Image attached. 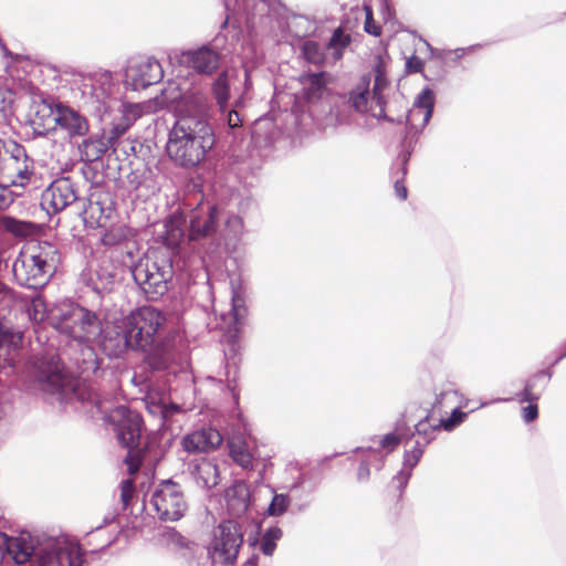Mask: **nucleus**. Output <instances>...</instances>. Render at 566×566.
<instances>
[{
  "mask_svg": "<svg viewBox=\"0 0 566 566\" xmlns=\"http://www.w3.org/2000/svg\"><path fill=\"white\" fill-rule=\"evenodd\" d=\"M77 200L74 184L70 178H57L41 195V207L48 213H59Z\"/></svg>",
  "mask_w": 566,
  "mask_h": 566,
  "instance_id": "14",
  "label": "nucleus"
},
{
  "mask_svg": "<svg viewBox=\"0 0 566 566\" xmlns=\"http://www.w3.org/2000/svg\"><path fill=\"white\" fill-rule=\"evenodd\" d=\"M195 479L198 484L206 489H212L220 482V471L216 462L209 459H201L195 468Z\"/></svg>",
  "mask_w": 566,
  "mask_h": 566,
  "instance_id": "21",
  "label": "nucleus"
},
{
  "mask_svg": "<svg viewBox=\"0 0 566 566\" xmlns=\"http://www.w3.org/2000/svg\"><path fill=\"white\" fill-rule=\"evenodd\" d=\"M369 475H370L369 464L367 462L363 461L359 464V468H358V471H357L358 480L366 481V480L369 479Z\"/></svg>",
  "mask_w": 566,
  "mask_h": 566,
  "instance_id": "51",
  "label": "nucleus"
},
{
  "mask_svg": "<svg viewBox=\"0 0 566 566\" xmlns=\"http://www.w3.org/2000/svg\"><path fill=\"white\" fill-rule=\"evenodd\" d=\"M128 449L127 454L124 459V463L127 467V472L130 475L137 473L143 464L142 450L138 447H126Z\"/></svg>",
  "mask_w": 566,
  "mask_h": 566,
  "instance_id": "36",
  "label": "nucleus"
},
{
  "mask_svg": "<svg viewBox=\"0 0 566 566\" xmlns=\"http://www.w3.org/2000/svg\"><path fill=\"white\" fill-rule=\"evenodd\" d=\"M394 188H395L396 196L400 200H406L407 199V197H408V189H407V187L405 185L403 179L402 180H396Z\"/></svg>",
  "mask_w": 566,
  "mask_h": 566,
  "instance_id": "49",
  "label": "nucleus"
},
{
  "mask_svg": "<svg viewBox=\"0 0 566 566\" xmlns=\"http://www.w3.org/2000/svg\"><path fill=\"white\" fill-rule=\"evenodd\" d=\"M6 553L17 564L27 563L33 554V546L23 537L6 536Z\"/></svg>",
  "mask_w": 566,
  "mask_h": 566,
  "instance_id": "25",
  "label": "nucleus"
},
{
  "mask_svg": "<svg viewBox=\"0 0 566 566\" xmlns=\"http://www.w3.org/2000/svg\"><path fill=\"white\" fill-rule=\"evenodd\" d=\"M151 112L150 103H142V104H129L126 106V113L132 115L134 118L140 117L144 114H148Z\"/></svg>",
  "mask_w": 566,
  "mask_h": 566,
  "instance_id": "44",
  "label": "nucleus"
},
{
  "mask_svg": "<svg viewBox=\"0 0 566 566\" xmlns=\"http://www.w3.org/2000/svg\"><path fill=\"white\" fill-rule=\"evenodd\" d=\"M174 274L170 255L151 250L133 269V277L149 301H157L168 291Z\"/></svg>",
  "mask_w": 566,
  "mask_h": 566,
  "instance_id": "4",
  "label": "nucleus"
},
{
  "mask_svg": "<svg viewBox=\"0 0 566 566\" xmlns=\"http://www.w3.org/2000/svg\"><path fill=\"white\" fill-rule=\"evenodd\" d=\"M410 436V428L406 424L405 421L397 422L395 430L392 432L384 434L379 439V447L381 450H385L387 453L396 450L399 444Z\"/></svg>",
  "mask_w": 566,
  "mask_h": 566,
  "instance_id": "26",
  "label": "nucleus"
},
{
  "mask_svg": "<svg viewBox=\"0 0 566 566\" xmlns=\"http://www.w3.org/2000/svg\"><path fill=\"white\" fill-rule=\"evenodd\" d=\"M243 542L240 526L234 521L221 523L211 543V557L214 563L233 564Z\"/></svg>",
  "mask_w": 566,
  "mask_h": 566,
  "instance_id": "9",
  "label": "nucleus"
},
{
  "mask_svg": "<svg viewBox=\"0 0 566 566\" xmlns=\"http://www.w3.org/2000/svg\"><path fill=\"white\" fill-rule=\"evenodd\" d=\"M229 455L235 464L243 469L253 468V455L248 449V443L242 436H233L228 439Z\"/></svg>",
  "mask_w": 566,
  "mask_h": 566,
  "instance_id": "22",
  "label": "nucleus"
},
{
  "mask_svg": "<svg viewBox=\"0 0 566 566\" xmlns=\"http://www.w3.org/2000/svg\"><path fill=\"white\" fill-rule=\"evenodd\" d=\"M44 111H46L49 113V115H51V113H52V111L49 107H44Z\"/></svg>",
  "mask_w": 566,
  "mask_h": 566,
  "instance_id": "56",
  "label": "nucleus"
},
{
  "mask_svg": "<svg viewBox=\"0 0 566 566\" xmlns=\"http://www.w3.org/2000/svg\"><path fill=\"white\" fill-rule=\"evenodd\" d=\"M228 124L231 128H237L242 125V119L237 111L232 109L228 114Z\"/></svg>",
  "mask_w": 566,
  "mask_h": 566,
  "instance_id": "50",
  "label": "nucleus"
},
{
  "mask_svg": "<svg viewBox=\"0 0 566 566\" xmlns=\"http://www.w3.org/2000/svg\"><path fill=\"white\" fill-rule=\"evenodd\" d=\"M33 175V160L23 146L11 143L4 148L0 165V187L25 186Z\"/></svg>",
  "mask_w": 566,
  "mask_h": 566,
  "instance_id": "8",
  "label": "nucleus"
},
{
  "mask_svg": "<svg viewBox=\"0 0 566 566\" xmlns=\"http://www.w3.org/2000/svg\"><path fill=\"white\" fill-rule=\"evenodd\" d=\"M465 413L459 409L452 411L451 416L447 419H440L441 427L444 430H452L455 426L460 424L465 418Z\"/></svg>",
  "mask_w": 566,
  "mask_h": 566,
  "instance_id": "43",
  "label": "nucleus"
},
{
  "mask_svg": "<svg viewBox=\"0 0 566 566\" xmlns=\"http://www.w3.org/2000/svg\"><path fill=\"white\" fill-rule=\"evenodd\" d=\"M248 310L244 305V301L240 296H234L232 298V314L235 322V329L239 331V325L243 324V319L245 318Z\"/></svg>",
  "mask_w": 566,
  "mask_h": 566,
  "instance_id": "41",
  "label": "nucleus"
},
{
  "mask_svg": "<svg viewBox=\"0 0 566 566\" xmlns=\"http://www.w3.org/2000/svg\"><path fill=\"white\" fill-rule=\"evenodd\" d=\"M135 493V483L132 479H126L120 482V501L124 510L130 505Z\"/></svg>",
  "mask_w": 566,
  "mask_h": 566,
  "instance_id": "38",
  "label": "nucleus"
},
{
  "mask_svg": "<svg viewBox=\"0 0 566 566\" xmlns=\"http://www.w3.org/2000/svg\"><path fill=\"white\" fill-rule=\"evenodd\" d=\"M303 85V97L312 103L322 98L327 83L328 74L326 72L304 74L300 77Z\"/></svg>",
  "mask_w": 566,
  "mask_h": 566,
  "instance_id": "19",
  "label": "nucleus"
},
{
  "mask_svg": "<svg viewBox=\"0 0 566 566\" xmlns=\"http://www.w3.org/2000/svg\"><path fill=\"white\" fill-rule=\"evenodd\" d=\"M386 64L381 56L376 57V64L374 66V87L373 92L369 91L371 76H361L356 88L350 94V102L354 108L358 112H366L368 109V103L371 102L370 109L377 117H386L385 113V99L382 92L388 86V80L386 77Z\"/></svg>",
  "mask_w": 566,
  "mask_h": 566,
  "instance_id": "6",
  "label": "nucleus"
},
{
  "mask_svg": "<svg viewBox=\"0 0 566 566\" xmlns=\"http://www.w3.org/2000/svg\"><path fill=\"white\" fill-rule=\"evenodd\" d=\"M150 504L157 517L163 522H177L181 520L188 503L181 485L172 480L158 483L151 493Z\"/></svg>",
  "mask_w": 566,
  "mask_h": 566,
  "instance_id": "7",
  "label": "nucleus"
},
{
  "mask_svg": "<svg viewBox=\"0 0 566 566\" xmlns=\"http://www.w3.org/2000/svg\"><path fill=\"white\" fill-rule=\"evenodd\" d=\"M290 505V499L284 494L274 495L268 512L270 515H282Z\"/></svg>",
  "mask_w": 566,
  "mask_h": 566,
  "instance_id": "39",
  "label": "nucleus"
},
{
  "mask_svg": "<svg viewBox=\"0 0 566 566\" xmlns=\"http://www.w3.org/2000/svg\"><path fill=\"white\" fill-rule=\"evenodd\" d=\"M213 145L214 135L206 119L182 116L169 134L167 153L178 166L192 168L206 158Z\"/></svg>",
  "mask_w": 566,
  "mask_h": 566,
  "instance_id": "2",
  "label": "nucleus"
},
{
  "mask_svg": "<svg viewBox=\"0 0 566 566\" xmlns=\"http://www.w3.org/2000/svg\"><path fill=\"white\" fill-rule=\"evenodd\" d=\"M221 433L213 428L193 431L181 440L182 449L188 453H208L222 444Z\"/></svg>",
  "mask_w": 566,
  "mask_h": 566,
  "instance_id": "15",
  "label": "nucleus"
},
{
  "mask_svg": "<svg viewBox=\"0 0 566 566\" xmlns=\"http://www.w3.org/2000/svg\"><path fill=\"white\" fill-rule=\"evenodd\" d=\"M426 446L424 442L416 441L415 447L405 454V464L410 468L416 467L423 454Z\"/></svg>",
  "mask_w": 566,
  "mask_h": 566,
  "instance_id": "42",
  "label": "nucleus"
},
{
  "mask_svg": "<svg viewBox=\"0 0 566 566\" xmlns=\"http://www.w3.org/2000/svg\"><path fill=\"white\" fill-rule=\"evenodd\" d=\"M217 228V208L209 207V211L205 217H200L193 212L190 219L191 238L195 239L199 235H208Z\"/></svg>",
  "mask_w": 566,
  "mask_h": 566,
  "instance_id": "24",
  "label": "nucleus"
},
{
  "mask_svg": "<svg viewBox=\"0 0 566 566\" xmlns=\"http://www.w3.org/2000/svg\"><path fill=\"white\" fill-rule=\"evenodd\" d=\"M521 413L525 422H532L538 417V405L528 403L526 407L522 408Z\"/></svg>",
  "mask_w": 566,
  "mask_h": 566,
  "instance_id": "48",
  "label": "nucleus"
},
{
  "mask_svg": "<svg viewBox=\"0 0 566 566\" xmlns=\"http://www.w3.org/2000/svg\"><path fill=\"white\" fill-rule=\"evenodd\" d=\"M212 92L217 101V104L220 106L222 111H224L230 97V85L227 72H222L219 74V76L213 83Z\"/></svg>",
  "mask_w": 566,
  "mask_h": 566,
  "instance_id": "30",
  "label": "nucleus"
},
{
  "mask_svg": "<svg viewBox=\"0 0 566 566\" xmlns=\"http://www.w3.org/2000/svg\"><path fill=\"white\" fill-rule=\"evenodd\" d=\"M283 532L280 527L273 526L265 531L262 536L260 548L264 555L271 556L275 548L276 542L281 539Z\"/></svg>",
  "mask_w": 566,
  "mask_h": 566,
  "instance_id": "33",
  "label": "nucleus"
},
{
  "mask_svg": "<svg viewBox=\"0 0 566 566\" xmlns=\"http://www.w3.org/2000/svg\"><path fill=\"white\" fill-rule=\"evenodd\" d=\"M60 255L49 242H29L15 259L12 272L20 285L38 289L44 286L56 270Z\"/></svg>",
  "mask_w": 566,
  "mask_h": 566,
  "instance_id": "3",
  "label": "nucleus"
},
{
  "mask_svg": "<svg viewBox=\"0 0 566 566\" xmlns=\"http://www.w3.org/2000/svg\"><path fill=\"white\" fill-rule=\"evenodd\" d=\"M15 99V92L6 83L0 81V117L11 111Z\"/></svg>",
  "mask_w": 566,
  "mask_h": 566,
  "instance_id": "37",
  "label": "nucleus"
},
{
  "mask_svg": "<svg viewBox=\"0 0 566 566\" xmlns=\"http://www.w3.org/2000/svg\"><path fill=\"white\" fill-rule=\"evenodd\" d=\"M101 347L109 357H118L128 349L133 350V343L126 333V328H124L123 319L119 325L105 332L101 340Z\"/></svg>",
  "mask_w": 566,
  "mask_h": 566,
  "instance_id": "18",
  "label": "nucleus"
},
{
  "mask_svg": "<svg viewBox=\"0 0 566 566\" xmlns=\"http://www.w3.org/2000/svg\"><path fill=\"white\" fill-rule=\"evenodd\" d=\"M81 214L84 223L90 228L106 227L116 214V202L113 195L103 188L94 189Z\"/></svg>",
  "mask_w": 566,
  "mask_h": 566,
  "instance_id": "11",
  "label": "nucleus"
},
{
  "mask_svg": "<svg viewBox=\"0 0 566 566\" xmlns=\"http://www.w3.org/2000/svg\"><path fill=\"white\" fill-rule=\"evenodd\" d=\"M430 419V416H426L415 426L416 433L422 437L424 444L434 439V433L442 428L440 421L432 423Z\"/></svg>",
  "mask_w": 566,
  "mask_h": 566,
  "instance_id": "32",
  "label": "nucleus"
},
{
  "mask_svg": "<svg viewBox=\"0 0 566 566\" xmlns=\"http://www.w3.org/2000/svg\"><path fill=\"white\" fill-rule=\"evenodd\" d=\"M0 303L2 308H12L14 305L13 292L0 284Z\"/></svg>",
  "mask_w": 566,
  "mask_h": 566,
  "instance_id": "46",
  "label": "nucleus"
},
{
  "mask_svg": "<svg viewBox=\"0 0 566 566\" xmlns=\"http://www.w3.org/2000/svg\"><path fill=\"white\" fill-rule=\"evenodd\" d=\"M539 395L534 392V386L527 382L520 394V402L537 403Z\"/></svg>",
  "mask_w": 566,
  "mask_h": 566,
  "instance_id": "45",
  "label": "nucleus"
},
{
  "mask_svg": "<svg viewBox=\"0 0 566 566\" xmlns=\"http://www.w3.org/2000/svg\"><path fill=\"white\" fill-rule=\"evenodd\" d=\"M108 419L115 424L117 439L124 448L139 446L143 419L138 413L120 406L109 413Z\"/></svg>",
  "mask_w": 566,
  "mask_h": 566,
  "instance_id": "13",
  "label": "nucleus"
},
{
  "mask_svg": "<svg viewBox=\"0 0 566 566\" xmlns=\"http://www.w3.org/2000/svg\"><path fill=\"white\" fill-rule=\"evenodd\" d=\"M169 535L174 542L178 543L179 545H185V537L181 536L179 533L170 532Z\"/></svg>",
  "mask_w": 566,
  "mask_h": 566,
  "instance_id": "55",
  "label": "nucleus"
},
{
  "mask_svg": "<svg viewBox=\"0 0 566 566\" xmlns=\"http://www.w3.org/2000/svg\"><path fill=\"white\" fill-rule=\"evenodd\" d=\"M434 96L432 91L423 90L417 98L413 108L410 111V117L422 116L423 124H427L432 115Z\"/></svg>",
  "mask_w": 566,
  "mask_h": 566,
  "instance_id": "27",
  "label": "nucleus"
},
{
  "mask_svg": "<svg viewBox=\"0 0 566 566\" xmlns=\"http://www.w3.org/2000/svg\"><path fill=\"white\" fill-rule=\"evenodd\" d=\"M48 381L55 386L62 385V376L59 371L57 365H55L54 370L48 376Z\"/></svg>",
  "mask_w": 566,
  "mask_h": 566,
  "instance_id": "53",
  "label": "nucleus"
},
{
  "mask_svg": "<svg viewBox=\"0 0 566 566\" xmlns=\"http://www.w3.org/2000/svg\"><path fill=\"white\" fill-rule=\"evenodd\" d=\"M25 313L30 321L41 323L46 317V304L40 296L34 297L25 307Z\"/></svg>",
  "mask_w": 566,
  "mask_h": 566,
  "instance_id": "34",
  "label": "nucleus"
},
{
  "mask_svg": "<svg viewBox=\"0 0 566 566\" xmlns=\"http://www.w3.org/2000/svg\"><path fill=\"white\" fill-rule=\"evenodd\" d=\"M6 189L7 188L0 187V209L7 208L12 202V198Z\"/></svg>",
  "mask_w": 566,
  "mask_h": 566,
  "instance_id": "54",
  "label": "nucleus"
},
{
  "mask_svg": "<svg viewBox=\"0 0 566 566\" xmlns=\"http://www.w3.org/2000/svg\"><path fill=\"white\" fill-rule=\"evenodd\" d=\"M164 72L160 63L151 57H137L129 62L125 82L134 91L144 90L161 81Z\"/></svg>",
  "mask_w": 566,
  "mask_h": 566,
  "instance_id": "12",
  "label": "nucleus"
},
{
  "mask_svg": "<svg viewBox=\"0 0 566 566\" xmlns=\"http://www.w3.org/2000/svg\"><path fill=\"white\" fill-rule=\"evenodd\" d=\"M85 552L75 541L62 539L49 544L36 554L38 566H83Z\"/></svg>",
  "mask_w": 566,
  "mask_h": 566,
  "instance_id": "10",
  "label": "nucleus"
},
{
  "mask_svg": "<svg viewBox=\"0 0 566 566\" xmlns=\"http://www.w3.org/2000/svg\"><path fill=\"white\" fill-rule=\"evenodd\" d=\"M422 69H423V61L419 56L413 54L407 59V61H406V72L407 73H409V74L419 73L422 71Z\"/></svg>",
  "mask_w": 566,
  "mask_h": 566,
  "instance_id": "47",
  "label": "nucleus"
},
{
  "mask_svg": "<svg viewBox=\"0 0 566 566\" xmlns=\"http://www.w3.org/2000/svg\"><path fill=\"white\" fill-rule=\"evenodd\" d=\"M113 137L91 136L83 140L78 146L81 159L86 163H93L103 157V155L113 145Z\"/></svg>",
  "mask_w": 566,
  "mask_h": 566,
  "instance_id": "20",
  "label": "nucleus"
},
{
  "mask_svg": "<svg viewBox=\"0 0 566 566\" xmlns=\"http://www.w3.org/2000/svg\"><path fill=\"white\" fill-rule=\"evenodd\" d=\"M23 333L8 326L3 319H0V347L8 350L18 349L22 345Z\"/></svg>",
  "mask_w": 566,
  "mask_h": 566,
  "instance_id": "28",
  "label": "nucleus"
},
{
  "mask_svg": "<svg viewBox=\"0 0 566 566\" xmlns=\"http://www.w3.org/2000/svg\"><path fill=\"white\" fill-rule=\"evenodd\" d=\"M350 43V36L345 34L344 31L338 28L334 31L332 38L328 41L327 48L335 50V57H342V51Z\"/></svg>",
  "mask_w": 566,
  "mask_h": 566,
  "instance_id": "35",
  "label": "nucleus"
},
{
  "mask_svg": "<svg viewBox=\"0 0 566 566\" xmlns=\"http://www.w3.org/2000/svg\"><path fill=\"white\" fill-rule=\"evenodd\" d=\"M304 59L314 65H323L325 53L323 48L315 41H306L302 46Z\"/></svg>",
  "mask_w": 566,
  "mask_h": 566,
  "instance_id": "31",
  "label": "nucleus"
},
{
  "mask_svg": "<svg viewBox=\"0 0 566 566\" xmlns=\"http://www.w3.org/2000/svg\"><path fill=\"white\" fill-rule=\"evenodd\" d=\"M135 234V230L128 224L118 222L105 230L101 242L105 247H116L134 239Z\"/></svg>",
  "mask_w": 566,
  "mask_h": 566,
  "instance_id": "23",
  "label": "nucleus"
},
{
  "mask_svg": "<svg viewBox=\"0 0 566 566\" xmlns=\"http://www.w3.org/2000/svg\"><path fill=\"white\" fill-rule=\"evenodd\" d=\"M467 53L465 49H457L453 51H447L446 52V61H455L458 59H461Z\"/></svg>",
  "mask_w": 566,
  "mask_h": 566,
  "instance_id": "52",
  "label": "nucleus"
},
{
  "mask_svg": "<svg viewBox=\"0 0 566 566\" xmlns=\"http://www.w3.org/2000/svg\"><path fill=\"white\" fill-rule=\"evenodd\" d=\"M2 227L6 231L14 234L15 237H29L35 233L36 226L32 222L20 221L12 217H4L2 219Z\"/></svg>",
  "mask_w": 566,
  "mask_h": 566,
  "instance_id": "29",
  "label": "nucleus"
},
{
  "mask_svg": "<svg viewBox=\"0 0 566 566\" xmlns=\"http://www.w3.org/2000/svg\"><path fill=\"white\" fill-rule=\"evenodd\" d=\"M179 62L193 69L199 74L210 75L219 67L220 55L217 51L202 46L197 50L182 52Z\"/></svg>",
  "mask_w": 566,
  "mask_h": 566,
  "instance_id": "16",
  "label": "nucleus"
},
{
  "mask_svg": "<svg viewBox=\"0 0 566 566\" xmlns=\"http://www.w3.org/2000/svg\"><path fill=\"white\" fill-rule=\"evenodd\" d=\"M55 327L80 343L95 339L102 332L96 313L75 303H62L52 312Z\"/></svg>",
  "mask_w": 566,
  "mask_h": 566,
  "instance_id": "5",
  "label": "nucleus"
},
{
  "mask_svg": "<svg viewBox=\"0 0 566 566\" xmlns=\"http://www.w3.org/2000/svg\"><path fill=\"white\" fill-rule=\"evenodd\" d=\"M54 122L61 129L66 130L70 137L85 136L90 129L86 117L62 104L55 107Z\"/></svg>",
  "mask_w": 566,
  "mask_h": 566,
  "instance_id": "17",
  "label": "nucleus"
},
{
  "mask_svg": "<svg viewBox=\"0 0 566 566\" xmlns=\"http://www.w3.org/2000/svg\"><path fill=\"white\" fill-rule=\"evenodd\" d=\"M166 322V315L151 305L139 306L123 317L133 350L148 353L146 363L154 370L167 368L170 360L167 352L157 350Z\"/></svg>",
  "mask_w": 566,
  "mask_h": 566,
  "instance_id": "1",
  "label": "nucleus"
},
{
  "mask_svg": "<svg viewBox=\"0 0 566 566\" xmlns=\"http://www.w3.org/2000/svg\"><path fill=\"white\" fill-rule=\"evenodd\" d=\"M365 11V23L364 30L375 36L381 34V27L374 20V13L370 6H364Z\"/></svg>",
  "mask_w": 566,
  "mask_h": 566,
  "instance_id": "40",
  "label": "nucleus"
}]
</instances>
